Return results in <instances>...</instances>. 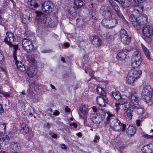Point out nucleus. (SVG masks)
Returning <instances> with one entry per match:
<instances>
[{
	"mask_svg": "<svg viewBox=\"0 0 153 153\" xmlns=\"http://www.w3.org/2000/svg\"><path fill=\"white\" fill-rule=\"evenodd\" d=\"M143 7L140 5L135 6L133 8V12L138 14H141L143 10Z\"/></svg>",
	"mask_w": 153,
	"mask_h": 153,
	"instance_id": "nucleus-23",
	"label": "nucleus"
},
{
	"mask_svg": "<svg viewBox=\"0 0 153 153\" xmlns=\"http://www.w3.org/2000/svg\"><path fill=\"white\" fill-rule=\"evenodd\" d=\"M136 130V129L134 127L130 126L126 130V134L128 136L131 137L135 134Z\"/></svg>",
	"mask_w": 153,
	"mask_h": 153,
	"instance_id": "nucleus-21",
	"label": "nucleus"
},
{
	"mask_svg": "<svg viewBox=\"0 0 153 153\" xmlns=\"http://www.w3.org/2000/svg\"><path fill=\"white\" fill-rule=\"evenodd\" d=\"M141 56L140 53L138 51L134 52L131 58V65L132 68L135 69L140 64L141 62Z\"/></svg>",
	"mask_w": 153,
	"mask_h": 153,
	"instance_id": "nucleus-7",
	"label": "nucleus"
},
{
	"mask_svg": "<svg viewBox=\"0 0 153 153\" xmlns=\"http://www.w3.org/2000/svg\"><path fill=\"white\" fill-rule=\"evenodd\" d=\"M26 14L27 15V16L24 17H24L26 19H27L28 20L30 21L31 19V18L29 13H27Z\"/></svg>",
	"mask_w": 153,
	"mask_h": 153,
	"instance_id": "nucleus-45",
	"label": "nucleus"
},
{
	"mask_svg": "<svg viewBox=\"0 0 153 153\" xmlns=\"http://www.w3.org/2000/svg\"><path fill=\"white\" fill-rule=\"evenodd\" d=\"M32 95V92L30 93V92L29 93H28L27 94V96H30V97H31Z\"/></svg>",
	"mask_w": 153,
	"mask_h": 153,
	"instance_id": "nucleus-61",
	"label": "nucleus"
},
{
	"mask_svg": "<svg viewBox=\"0 0 153 153\" xmlns=\"http://www.w3.org/2000/svg\"><path fill=\"white\" fill-rule=\"evenodd\" d=\"M108 117L107 120L110 121V127L113 130L120 131L121 130L122 131L126 130V124L121 123L120 121L117 119H110V118L113 116V114L109 112L107 113Z\"/></svg>",
	"mask_w": 153,
	"mask_h": 153,
	"instance_id": "nucleus-1",
	"label": "nucleus"
},
{
	"mask_svg": "<svg viewBox=\"0 0 153 153\" xmlns=\"http://www.w3.org/2000/svg\"><path fill=\"white\" fill-rule=\"evenodd\" d=\"M37 72L36 69L34 66H30L27 68L26 73L30 77H32L36 75Z\"/></svg>",
	"mask_w": 153,
	"mask_h": 153,
	"instance_id": "nucleus-16",
	"label": "nucleus"
},
{
	"mask_svg": "<svg viewBox=\"0 0 153 153\" xmlns=\"http://www.w3.org/2000/svg\"><path fill=\"white\" fill-rule=\"evenodd\" d=\"M17 69L21 71H24L25 70V68L23 64L21 62H18L16 64Z\"/></svg>",
	"mask_w": 153,
	"mask_h": 153,
	"instance_id": "nucleus-30",
	"label": "nucleus"
},
{
	"mask_svg": "<svg viewBox=\"0 0 153 153\" xmlns=\"http://www.w3.org/2000/svg\"><path fill=\"white\" fill-rule=\"evenodd\" d=\"M72 125L75 128H76L77 127V125L76 123H73L72 124Z\"/></svg>",
	"mask_w": 153,
	"mask_h": 153,
	"instance_id": "nucleus-57",
	"label": "nucleus"
},
{
	"mask_svg": "<svg viewBox=\"0 0 153 153\" xmlns=\"http://www.w3.org/2000/svg\"><path fill=\"white\" fill-rule=\"evenodd\" d=\"M141 45L146 57L149 60H152V59L151 57L150 53L149 50L143 44H141Z\"/></svg>",
	"mask_w": 153,
	"mask_h": 153,
	"instance_id": "nucleus-24",
	"label": "nucleus"
},
{
	"mask_svg": "<svg viewBox=\"0 0 153 153\" xmlns=\"http://www.w3.org/2000/svg\"><path fill=\"white\" fill-rule=\"evenodd\" d=\"M18 46H16L14 47V50L13 52V56L15 60H17V58L16 56V50L18 49Z\"/></svg>",
	"mask_w": 153,
	"mask_h": 153,
	"instance_id": "nucleus-40",
	"label": "nucleus"
},
{
	"mask_svg": "<svg viewBox=\"0 0 153 153\" xmlns=\"http://www.w3.org/2000/svg\"><path fill=\"white\" fill-rule=\"evenodd\" d=\"M143 89L142 92V98L144 99L145 102L148 105H152L153 103V100L152 99V90L151 86L149 85H146L145 82L143 83Z\"/></svg>",
	"mask_w": 153,
	"mask_h": 153,
	"instance_id": "nucleus-5",
	"label": "nucleus"
},
{
	"mask_svg": "<svg viewBox=\"0 0 153 153\" xmlns=\"http://www.w3.org/2000/svg\"><path fill=\"white\" fill-rule=\"evenodd\" d=\"M23 48L27 52H31L33 49V45L31 40L27 39H23L22 41Z\"/></svg>",
	"mask_w": 153,
	"mask_h": 153,
	"instance_id": "nucleus-10",
	"label": "nucleus"
},
{
	"mask_svg": "<svg viewBox=\"0 0 153 153\" xmlns=\"http://www.w3.org/2000/svg\"><path fill=\"white\" fill-rule=\"evenodd\" d=\"M121 105H120L118 102H116L115 103V106L116 107V111L117 112L118 110H119L120 108V106Z\"/></svg>",
	"mask_w": 153,
	"mask_h": 153,
	"instance_id": "nucleus-44",
	"label": "nucleus"
},
{
	"mask_svg": "<svg viewBox=\"0 0 153 153\" xmlns=\"http://www.w3.org/2000/svg\"><path fill=\"white\" fill-rule=\"evenodd\" d=\"M129 99L130 102L131 106H134L133 108H136L137 109H141V110L143 111V108L140 107L138 104V97L137 95L135 92H131L129 93Z\"/></svg>",
	"mask_w": 153,
	"mask_h": 153,
	"instance_id": "nucleus-8",
	"label": "nucleus"
},
{
	"mask_svg": "<svg viewBox=\"0 0 153 153\" xmlns=\"http://www.w3.org/2000/svg\"><path fill=\"white\" fill-rule=\"evenodd\" d=\"M111 95L114 97V99L117 100H118L121 97L119 92L116 91H112L111 93Z\"/></svg>",
	"mask_w": 153,
	"mask_h": 153,
	"instance_id": "nucleus-29",
	"label": "nucleus"
},
{
	"mask_svg": "<svg viewBox=\"0 0 153 153\" xmlns=\"http://www.w3.org/2000/svg\"><path fill=\"white\" fill-rule=\"evenodd\" d=\"M91 40L93 45L96 47H98L102 44V41L101 39L95 35L92 36L91 38Z\"/></svg>",
	"mask_w": 153,
	"mask_h": 153,
	"instance_id": "nucleus-20",
	"label": "nucleus"
},
{
	"mask_svg": "<svg viewBox=\"0 0 153 153\" xmlns=\"http://www.w3.org/2000/svg\"><path fill=\"white\" fill-rule=\"evenodd\" d=\"M7 36L4 39L6 43L10 46L12 45L11 43L14 41V36L13 34L11 33L7 32L6 33Z\"/></svg>",
	"mask_w": 153,
	"mask_h": 153,
	"instance_id": "nucleus-18",
	"label": "nucleus"
},
{
	"mask_svg": "<svg viewBox=\"0 0 153 153\" xmlns=\"http://www.w3.org/2000/svg\"><path fill=\"white\" fill-rule=\"evenodd\" d=\"M44 126L45 127L47 128L48 129H49L50 127V124L48 123H45Z\"/></svg>",
	"mask_w": 153,
	"mask_h": 153,
	"instance_id": "nucleus-49",
	"label": "nucleus"
},
{
	"mask_svg": "<svg viewBox=\"0 0 153 153\" xmlns=\"http://www.w3.org/2000/svg\"><path fill=\"white\" fill-rule=\"evenodd\" d=\"M109 1L112 8L115 12L119 10L120 9L118 5L114 1L112 0H109Z\"/></svg>",
	"mask_w": 153,
	"mask_h": 153,
	"instance_id": "nucleus-27",
	"label": "nucleus"
},
{
	"mask_svg": "<svg viewBox=\"0 0 153 153\" xmlns=\"http://www.w3.org/2000/svg\"><path fill=\"white\" fill-rule=\"evenodd\" d=\"M115 34L113 33H112L108 32L106 35L107 39L108 40H113L114 38V36Z\"/></svg>",
	"mask_w": 153,
	"mask_h": 153,
	"instance_id": "nucleus-33",
	"label": "nucleus"
},
{
	"mask_svg": "<svg viewBox=\"0 0 153 153\" xmlns=\"http://www.w3.org/2000/svg\"><path fill=\"white\" fill-rule=\"evenodd\" d=\"M142 135L143 137L147 139H151L153 140V136L149 135L144 133L142 134Z\"/></svg>",
	"mask_w": 153,
	"mask_h": 153,
	"instance_id": "nucleus-43",
	"label": "nucleus"
},
{
	"mask_svg": "<svg viewBox=\"0 0 153 153\" xmlns=\"http://www.w3.org/2000/svg\"><path fill=\"white\" fill-rule=\"evenodd\" d=\"M3 20V18L0 15V24H2V22Z\"/></svg>",
	"mask_w": 153,
	"mask_h": 153,
	"instance_id": "nucleus-58",
	"label": "nucleus"
},
{
	"mask_svg": "<svg viewBox=\"0 0 153 153\" xmlns=\"http://www.w3.org/2000/svg\"><path fill=\"white\" fill-rule=\"evenodd\" d=\"M100 13L104 17L107 18H111L113 15L112 11L110 7L107 5L102 6L100 10Z\"/></svg>",
	"mask_w": 153,
	"mask_h": 153,
	"instance_id": "nucleus-9",
	"label": "nucleus"
},
{
	"mask_svg": "<svg viewBox=\"0 0 153 153\" xmlns=\"http://www.w3.org/2000/svg\"><path fill=\"white\" fill-rule=\"evenodd\" d=\"M20 130L21 132L24 135L29 133V128L27 126L26 124L24 123H22L21 125Z\"/></svg>",
	"mask_w": 153,
	"mask_h": 153,
	"instance_id": "nucleus-22",
	"label": "nucleus"
},
{
	"mask_svg": "<svg viewBox=\"0 0 153 153\" xmlns=\"http://www.w3.org/2000/svg\"><path fill=\"white\" fill-rule=\"evenodd\" d=\"M76 134L79 137H81L82 136V134L80 132L77 133Z\"/></svg>",
	"mask_w": 153,
	"mask_h": 153,
	"instance_id": "nucleus-62",
	"label": "nucleus"
},
{
	"mask_svg": "<svg viewBox=\"0 0 153 153\" xmlns=\"http://www.w3.org/2000/svg\"><path fill=\"white\" fill-rule=\"evenodd\" d=\"M6 129V125L5 123H2L0 124V130L3 131L5 133Z\"/></svg>",
	"mask_w": 153,
	"mask_h": 153,
	"instance_id": "nucleus-36",
	"label": "nucleus"
},
{
	"mask_svg": "<svg viewBox=\"0 0 153 153\" xmlns=\"http://www.w3.org/2000/svg\"><path fill=\"white\" fill-rule=\"evenodd\" d=\"M114 1L118 2L121 4L122 7L124 8H126L129 7L128 6L126 5V3L124 1H123L122 0H114Z\"/></svg>",
	"mask_w": 153,
	"mask_h": 153,
	"instance_id": "nucleus-35",
	"label": "nucleus"
},
{
	"mask_svg": "<svg viewBox=\"0 0 153 153\" xmlns=\"http://www.w3.org/2000/svg\"><path fill=\"white\" fill-rule=\"evenodd\" d=\"M33 6L34 7H38V4L37 3H36L35 2V3L34 4V5Z\"/></svg>",
	"mask_w": 153,
	"mask_h": 153,
	"instance_id": "nucleus-60",
	"label": "nucleus"
},
{
	"mask_svg": "<svg viewBox=\"0 0 153 153\" xmlns=\"http://www.w3.org/2000/svg\"><path fill=\"white\" fill-rule=\"evenodd\" d=\"M96 101L99 106L104 107L106 106V104H107L108 100L106 95H100L97 97Z\"/></svg>",
	"mask_w": 153,
	"mask_h": 153,
	"instance_id": "nucleus-12",
	"label": "nucleus"
},
{
	"mask_svg": "<svg viewBox=\"0 0 153 153\" xmlns=\"http://www.w3.org/2000/svg\"><path fill=\"white\" fill-rule=\"evenodd\" d=\"M92 109L94 113L90 114V119L94 123H100L105 118L106 113L102 109L97 110L95 106H93Z\"/></svg>",
	"mask_w": 153,
	"mask_h": 153,
	"instance_id": "nucleus-3",
	"label": "nucleus"
},
{
	"mask_svg": "<svg viewBox=\"0 0 153 153\" xmlns=\"http://www.w3.org/2000/svg\"><path fill=\"white\" fill-rule=\"evenodd\" d=\"M120 105H123L124 103H125L126 102V100L125 99L121 97L120 99L118 100V102Z\"/></svg>",
	"mask_w": 153,
	"mask_h": 153,
	"instance_id": "nucleus-42",
	"label": "nucleus"
},
{
	"mask_svg": "<svg viewBox=\"0 0 153 153\" xmlns=\"http://www.w3.org/2000/svg\"><path fill=\"white\" fill-rule=\"evenodd\" d=\"M69 44L68 42H65L64 44V45L66 48L69 46Z\"/></svg>",
	"mask_w": 153,
	"mask_h": 153,
	"instance_id": "nucleus-55",
	"label": "nucleus"
},
{
	"mask_svg": "<svg viewBox=\"0 0 153 153\" xmlns=\"http://www.w3.org/2000/svg\"><path fill=\"white\" fill-rule=\"evenodd\" d=\"M141 150L143 153H152L153 152V144H150L144 146Z\"/></svg>",
	"mask_w": 153,
	"mask_h": 153,
	"instance_id": "nucleus-19",
	"label": "nucleus"
},
{
	"mask_svg": "<svg viewBox=\"0 0 153 153\" xmlns=\"http://www.w3.org/2000/svg\"><path fill=\"white\" fill-rule=\"evenodd\" d=\"M59 114V112L57 110H55L53 113L54 115L57 116Z\"/></svg>",
	"mask_w": 153,
	"mask_h": 153,
	"instance_id": "nucleus-52",
	"label": "nucleus"
},
{
	"mask_svg": "<svg viewBox=\"0 0 153 153\" xmlns=\"http://www.w3.org/2000/svg\"><path fill=\"white\" fill-rule=\"evenodd\" d=\"M132 111L130 109L126 110L124 112V115L126 118L128 120H130L132 118Z\"/></svg>",
	"mask_w": 153,
	"mask_h": 153,
	"instance_id": "nucleus-26",
	"label": "nucleus"
},
{
	"mask_svg": "<svg viewBox=\"0 0 153 153\" xmlns=\"http://www.w3.org/2000/svg\"><path fill=\"white\" fill-rule=\"evenodd\" d=\"M51 5V2L48 1H45L42 4V10L47 13H51L52 12Z\"/></svg>",
	"mask_w": 153,
	"mask_h": 153,
	"instance_id": "nucleus-15",
	"label": "nucleus"
},
{
	"mask_svg": "<svg viewBox=\"0 0 153 153\" xmlns=\"http://www.w3.org/2000/svg\"><path fill=\"white\" fill-rule=\"evenodd\" d=\"M65 111L66 112H69L70 111V109L68 108V106H67L65 108Z\"/></svg>",
	"mask_w": 153,
	"mask_h": 153,
	"instance_id": "nucleus-50",
	"label": "nucleus"
},
{
	"mask_svg": "<svg viewBox=\"0 0 153 153\" xmlns=\"http://www.w3.org/2000/svg\"><path fill=\"white\" fill-rule=\"evenodd\" d=\"M117 15L120 17L122 19H124V16L122 13L120 9L119 10H117L115 12Z\"/></svg>",
	"mask_w": 153,
	"mask_h": 153,
	"instance_id": "nucleus-41",
	"label": "nucleus"
},
{
	"mask_svg": "<svg viewBox=\"0 0 153 153\" xmlns=\"http://www.w3.org/2000/svg\"><path fill=\"white\" fill-rule=\"evenodd\" d=\"M50 86H51V87L53 89H55V87L52 84H51L50 85Z\"/></svg>",
	"mask_w": 153,
	"mask_h": 153,
	"instance_id": "nucleus-64",
	"label": "nucleus"
},
{
	"mask_svg": "<svg viewBox=\"0 0 153 153\" xmlns=\"http://www.w3.org/2000/svg\"><path fill=\"white\" fill-rule=\"evenodd\" d=\"M35 1L34 0L32 1L31 2H29L28 3L29 4H30V5L31 6H33L34 4L35 3Z\"/></svg>",
	"mask_w": 153,
	"mask_h": 153,
	"instance_id": "nucleus-56",
	"label": "nucleus"
},
{
	"mask_svg": "<svg viewBox=\"0 0 153 153\" xmlns=\"http://www.w3.org/2000/svg\"><path fill=\"white\" fill-rule=\"evenodd\" d=\"M4 60L3 56L0 51V63H1Z\"/></svg>",
	"mask_w": 153,
	"mask_h": 153,
	"instance_id": "nucleus-47",
	"label": "nucleus"
},
{
	"mask_svg": "<svg viewBox=\"0 0 153 153\" xmlns=\"http://www.w3.org/2000/svg\"><path fill=\"white\" fill-rule=\"evenodd\" d=\"M84 4L82 0H74V7L79 9Z\"/></svg>",
	"mask_w": 153,
	"mask_h": 153,
	"instance_id": "nucleus-25",
	"label": "nucleus"
},
{
	"mask_svg": "<svg viewBox=\"0 0 153 153\" xmlns=\"http://www.w3.org/2000/svg\"><path fill=\"white\" fill-rule=\"evenodd\" d=\"M121 40L124 44L128 45L131 41V38L128 35L126 31L121 29L120 32Z\"/></svg>",
	"mask_w": 153,
	"mask_h": 153,
	"instance_id": "nucleus-11",
	"label": "nucleus"
},
{
	"mask_svg": "<svg viewBox=\"0 0 153 153\" xmlns=\"http://www.w3.org/2000/svg\"><path fill=\"white\" fill-rule=\"evenodd\" d=\"M142 31L144 36L150 38L153 36V27L151 26H144Z\"/></svg>",
	"mask_w": 153,
	"mask_h": 153,
	"instance_id": "nucleus-13",
	"label": "nucleus"
},
{
	"mask_svg": "<svg viewBox=\"0 0 153 153\" xmlns=\"http://www.w3.org/2000/svg\"><path fill=\"white\" fill-rule=\"evenodd\" d=\"M136 123L138 126H140V120H137L136 121Z\"/></svg>",
	"mask_w": 153,
	"mask_h": 153,
	"instance_id": "nucleus-54",
	"label": "nucleus"
},
{
	"mask_svg": "<svg viewBox=\"0 0 153 153\" xmlns=\"http://www.w3.org/2000/svg\"><path fill=\"white\" fill-rule=\"evenodd\" d=\"M27 59L29 62H33L35 61L34 55H29L27 56Z\"/></svg>",
	"mask_w": 153,
	"mask_h": 153,
	"instance_id": "nucleus-38",
	"label": "nucleus"
},
{
	"mask_svg": "<svg viewBox=\"0 0 153 153\" xmlns=\"http://www.w3.org/2000/svg\"><path fill=\"white\" fill-rule=\"evenodd\" d=\"M131 103L130 102L128 103V102H126L125 103H124L123 105V108L124 110V111H126L128 109H129V108H132L133 109H135L136 108H133V107H134V106H131Z\"/></svg>",
	"mask_w": 153,
	"mask_h": 153,
	"instance_id": "nucleus-32",
	"label": "nucleus"
},
{
	"mask_svg": "<svg viewBox=\"0 0 153 153\" xmlns=\"http://www.w3.org/2000/svg\"><path fill=\"white\" fill-rule=\"evenodd\" d=\"M52 137L53 138H56L57 137V135L56 134L53 133V134Z\"/></svg>",
	"mask_w": 153,
	"mask_h": 153,
	"instance_id": "nucleus-59",
	"label": "nucleus"
},
{
	"mask_svg": "<svg viewBox=\"0 0 153 153\" xmlns=\"http://www.w3.org/2000/svg\"><path fill=\"white\" fill-rule=\"evenodd\" d=\"M36 22L39 26H50L52 25V21L49 18H46L44 14L41 11H36Z\"/></svg>",
	"mask_w": 153,
	"mask_h": 153,
	"instance_id": "nucleus-4",
	"label": "nucleus"
},
{
	"mask_svg": "<svg viewBox=\"0 0 153 153\" xmlns=\"http://www.w3.org/2000/svg\"><path fill=\"white\" fill-rule=\"evenodd\" d=\"M80 110L82 114L83 115H86L88 112V108L85 105H82Z\"/></svg>",
	"mask_w": 153,
	"mask_h": 153,
	"instance_id": "nucleus-31",
	"label": "nucleus"
},
{
	"mask_svg": "<svg viewBox=\"0 0 153 153\" xmlns=\"http://www.w3.org/2000/svg\"><path fill=\"white\" fill-rule=\"evenodd\" d=\"M10 146L11 148L15 151H18L20 149L19 144L15 142H12L11 143Z\"/></svg>",
	"mask_w": 153,
	"mask_h": 153,
	"instance_id": "nucleus-28",
	"label": "nucleus"
},
{
	"mask_svg": "<svg viewBox=\"0 0 153 153\" xmlns=\"http://www.w3.org/2000/svg\"><path fill=\"white\" fill-rule=\"evenodd\" d=\"M135 2H137L138 3H141L143 2L146 0H134Z\"/></svg>",
	"mask_w": 153,
	"mask_h": 153,
	"instance_id": "nucleus-51",
	"label": "nucleus"
},
{
	"mask_svg": "<svg viewBox=\"0 0 153 153\" xmlns=\"http://www.w3.org/2000/svg\"><path fill=\"white\" fill-rule=\"evenodd\" d=\"M109 20L108 25H105V26H106V28L108 29H111L113 28L116 26L118 24V21L116 19L114 18H107Z\"/></svg>",
	"mask_w": 153,
	"mask_h": 153,
	"instance_id": "nucleus-17",
	"label": "nucleus"
},
{
	"mask_svg": "<svg viewBox=\"0 0 153 153\" xmlns=\"http://www.w3.org/2000/svg\"><path fill=\"white\" fill-rule=\"evenodd\" d=\"M97 93L100 95H105L106 93L104 90L101 87H98L97 88Z\"/></svg>",
	"mask_w": 153,
	"mask_h": 153,
	"instance_id": "nucleus-34",
	"label": "nucleus"
},
{
	"mask_svg": "<svg viewBox=\"0 0 153 153\" xmlns=\"http://www.w3.org/2000/svg\"><path fill=\"white\" fill-rule=\"evenodd\" d=\"M141 74V71L138 69H131L126 77V83L130 85L133 84L140 77Z\"/></svg>",
	"mask_w": 153,
	"mask_h": 153,
	"instance_id": "nucleus-6",
	"label": "nucleus"
},
{
	"mask_svg": "<svg viewBox=\"0 0 153 153\" xmlns=\"http://www.w3.org/2000/svg\"><path fill=\"white\" fill-rule=\"evenodd\" d=\"M130 51L131 49L126 48L120 51L117 55V59L120 61L125 60L127 58L126 53Z\"/></svg>",
	"mask_w": 153,
	"mask_h": 153,
	"instance_id": "nucleus-14",
	"label": "nucleus"
},
{
	"mask_svg": "<svg viewBox=\"0 0 153 153\" xmlns=\"http://www.w3.org/2000/svg\"><path fill=\"white\" fill-rule=\"evenodd\" d=\"M4 112V109L2 104H0V114H1Z\"/></svg>",
	"mask_w": 153,
	"mask_h": 153,
	"instance_id": "nucleus-48",
	"label": "nucleus"
},
{
	"mask_svg": "<svg viewBox=\"0 0 153 153\" xmlns=\"http://www.w3.org/2000/svg\"><path fill=\"white\" fill-rule=\"evenodd\" d=\"M30 87L32 89V91L33 90H36L38 88V85L35 83H31L30 85Z\"/></svg>",
	"mask_w": 153,
	"mask_h": 153,
	"instance_id": "nucleus-37",
	"label": "nucleus"
},
{
	"mask_svg": "<svg viewBox=\"0 0 153 153\" xmlns=\"http://www.w3.org/2000/svg\"><path fill=\"white\" fill-rule=\"evenodd\" d=\"M61 148L62 149H64L66 150L67 149V148L65 145L64 144H62L61 145Z\"/></svg>",
	"mask_w": 153,
	"mask_h": 153,
	"instance_id": "nucleus-53",
	"label": "nucleus"
},
{
	"mask_svg": "<svg viewBox=\"0 0 153 153\" xmlns=\"http://www.w3.org/2000/svg\"><path fill=\"white\" fill-rule=\"evenodd\" d=\"M129 19L135 29L137 30L140 29L142 25L146 24L147 22V16L145 14L137 18L134 14H131L130 16Z\"/></svg>",
	"mask_w": 153,
	"mask_h": 153,
	"instance_id": "nucleus-2",
	"label": "nucleus"
},
{
	"mask_svg": "<svg viewBox=\"0 0 153 153\" xmlns=\"http://www.w3.org/2000/svg\"><path fill=\"white\" fill-rule=\"evenodd\" d=\"M141 117L142 118H146L148 117L147 114L146 112H143L141 114Z\"/></svg>",
	"mask_w": 153,
	"mask_h": 153,
	"instance_id": "nucleus-46",
	"label": "nucleus"
},
{
	"mask_svg": "<svg viewBox=\"0 0 153 153\" xmlns=\"http://www.w3.org/2000/svg\"><path fill=\"white\" fill-rule=\"evenodd\" d=\"M109 20L106 18L103 19L101 22V24L104 27L106 28V26H105V25H108L107 24H108Z\"/></svg>",
	"mask_w": 153,
	"mask_h": 153,
	"instance_id": "nucleus-39",
	"label": "nucleus"
},
{
	"mask_svg": "<svg viewBox=\"0 0 153 153\" xmlns=\"http://www.w3.org/2000/svg\"><path fill=\"white\" fill-rule=\"evenodd\" d=\"M123 19L124 23H125L126 24H128V22L124 18V19Z\"/></svg>",
	"mask_w": 153,
	"mask_h": 153,
	"instance_id": "nucleus-63",
	"label": "nucleus"
}]
</instances>
